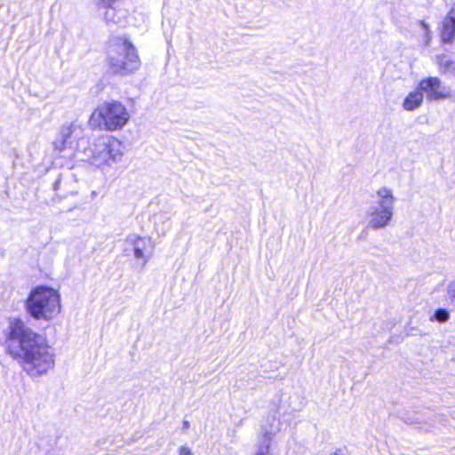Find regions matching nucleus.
<instances>
[{
	"instance_id": "1",
	"label": "nucleus",
	"mask_w": 455,
	"mask_h": 455,
	"mask_svg": "<svg viewBox=\"0 0 455 455\" xmlns=\"http://www.w3.org/2000/svg\"><path fill=\"white\" fill-rule=\"evenodd\" d=\"M4 349L31 377L44 375L54 366V355L45 339L20 318L10 321L4 337Z\"/></svg>"
},
{
	"instance_id": "2",
	"label": "nucleus",
	"mask_w": 455,
	"mask_h": 455,
	"mask_svg": "<svg viewBox=\"0 0 455 455\" xmlns=\"http://www.w3.org/2000/svg\"><path fill=\"white\" fill-rule=\"evenodd\" d=\"M108 47V74L112 76H126L140 67L138 52L129 38L121 36L110 37Z\"/></svg>"
},
{
	"instance_id": "3",
	"label": "nucleus",
	"mask_w": 455,
	"mask_h": 455,
	"mask_svg": "<svg viewBox=\"0 0 455 455\" xmlns=\"http://www.w3.org/2000/svg\"><path fill=\"white\" fill-rule=\"evenodd\" d=\"M28 313L36 320H52L60 313V295L46 285L33 288L25 300Z\"/></svg>"
},
{
	"instance_id": "4",
	"label": "nucleus",
	"mask_w": 455,
	"mask_h": 455,
	"mask_svg": "<svg viewBox=\"0 0 455 455\" xmlns=\"http://www.w3.org/2000/svg\"><path fill=\"white\" fill-rule=\"evenodd\" d=\"M130 119V111L124 103L119 100H108L93 109L88 122L93 130L116 132L122 130Z\"/></svg>"
},
{
	"instance_id": "5",
	"label": "nucleus",
	"mask_w": 455,
	"mask_h": 455,
	"mask_svg": "<svg viewBox=\"0 0 455 455\" xmlns=\"http://www.w3.org/2000/svg\"><path fill=\"white\" fill-rule=\"evenodd\" d=\"M99 147L92 154L91 163L98 168L109 166L119 161L123 156V144L120 140L112 135H101Z\"/></svg>"
},
{
	"instance_id": "6",
	"label": "nucleus",
	"mask_w": 455,
	"mask_h": 455,
	"mask_svg": "<svg viewBox=\"0 0 455 455\" xmlns=\"http://www.w3.org/2000/svg\"><path fill=\"white\" fill-rule=\"evenodd\" d=\"M378 195L380 197L381 209H376L371 212V227L374 228H383L387 224L391 219V205L394 202L391 190L386 188L378 190Z\"/></svg>"
},
{
	"instance_id": "7",
	"label": "nucleus",
	"mask_w": 455,
	"mask_h": 455,
	"mask_svg": "<svg viewBox=\"0 0 455 455\" xmlns=\"http://www.w3.org/2000/svg\"><path fill=\"white\" fill-rule=\"evenodd\" d=\"M418 86L423 95L426 94L428 101L446 100L451 95V92L443 85L441 79L436 76L422 78L418 83Z\"/></svg>"
},
{
	"instance_id": "8",
	"label": "nucleus",
	"mask_w": 455,
	"mask_h": 455,
	"mask_svg": "<svg viewBox=\"0 0 455 455\" xmlns=\"http://www.w3.org/2000/svg\"><path fill=\"white\" fill-rule=\"evenodd\" d=\"M439 36L443 44L451 43L455 38V4L443 18L439 28Z\"/></svg>"
},
{
	"instance_id": "9",
	"label": "nucleus",
	"mask_w": 455,
	"mask_h": 455,
	"mask_svg": "<svg viewBox=\"0 0 455 455\" xmlns=\"http://www.w3.org/2000/svg\"><path fill=\"white\" fill-rule=\"evenodd\" d=\"M133 247L134 256L138 259H141L145 264L150 257L154 243L149 237L136 236L131 241Z\"/></svg>"
},
{
	"instance_id": "10",
	"label": "nucleus",
	"mask_w": 455,
	"mask_h": 455,
	"mask_svg": "<svg viewBox=\"0 0 455 455\" xmlns=\"http://www.w3.org/2000/svg\"><path fill=\"white\" fill-rule=\"evenodd\" d=\"M424 100V95L419 86L416 89L410 92L403 101V108L406 111H414L419 108Z\"/></svg>"
},
{
	"instance_id": "11",
	"label": "nucleus",
	"mask_w": 455,
	"mask_h": 455,
	"mask_svg": "<svg viewBox=\"0 0 455 455\" xmlns=\"http://www.w3.org/2000/svg\"><path fill=\"white\" fill-rule=\"evenodd\" d=\"M435 63L442 74H445L450 70H454V62L451 60H447L443 54L437 55L435 57Z\"/></svg>"
},
{
	"instance_id": "12",
	"label": "nucleus",
	"mask_w": 455,
	"mask_h": 455,
	"mask_svg": "<svg viewBox=\"0 0 455 455\" xmlns=\"http://www.w3.org/2000/svg\"><path fill=\"white\" fill-rule=\"evenodd\" d=\"M450 318V314L448 310L444 308H437L433 316H431V321H437L439 323H445Z\"/></svg>"
},
{
	"instance_id": "13",
	"label": "nucleus",
	"mask_w": 455,
	"mask_h": 455,
	"mask_svg": "<svg viewBox=\"0 0 455 455\" xmlns=\"http://www.w3.org/2000/svg\"><path fill=\"white\" fill-rule=\"evenodd\" d=\"M69 137H70V133L68 132V134H66L63 137V139L61 140L55 141L53 143L54 149L59 152L65 150L68 148V140L69 139Z\"/></svg>"
},
{
	"instance_id": "14",
	"label": "nucleus",
	"mask_w": 455,
	"mask_h": 455,
	"mask_svg": "<svg viewBox=\"0 0 455 455\" xmlns=\"http://www.w3.org/2000/svg\"><path fill=\"white\" fill-rule=\"evenodd\" d=\"M419 26L421 27V28L425 32L426 44H427L430 42V40H431V30H430V28H429L428 24L425 20H419Z\"/></svg>"
},
{
	"instance_id": "15",
	"label": "nucleus",
	"mask_w": 455,
	"mask_h": 455,
	"mask_svg": "<svg viewBox=\"0 0 455 455\" xmlns=\"http://www.w3.org/2000/svg\"><path fill=\"white\" fill-rule=\"evenodd\" d=\"M116 1L117 0H99V4L102 8L109 9V8H113L114 4Z\"/></svg>"
},
{
	"instance_id": "16",
	"label": "nucleus",
	"mask_w": 455,
	"mask_h": 455,
	"mask_svg": "<svg viewBox=\"0 0 455 455\" xmlns=\"http://www.w3.org/2000/svg\"><path fill=\"white\" fill-rule=\"evenodd\" d=\"M179 455H193L191 451L188 447H180Z\"/></svg>"
},
{
	"instance_id": "17",
	"label": "nucleus",
	"mask_w": 455,
	"mask_h": 455,
	"mask_svg": "<svg viewBox=\"0 0 455 455\" xmlns=\"http://www.w3.org/2000/svg\"><path fill=\"white\" fill-rule=\"evenodd\" d=\"M268 454V446H266L265 448L258 451L256 455H267Z\"/></svg>"
},
{
	"instance_id": "18",
	"label": "nucleus",
	"mask_w": 455,
	"mask_h": 455,
	"mask_svg": "<svg viewBox=\"0 0 455 455\" xmlns=\"http://www.w3.org/2000/svg\"><path fill=\"white\" fill-rule=\"evenodd\" d=\"M450 296L451 299H455V287L450 291Z\"/></svg>"
}]
</instances>
